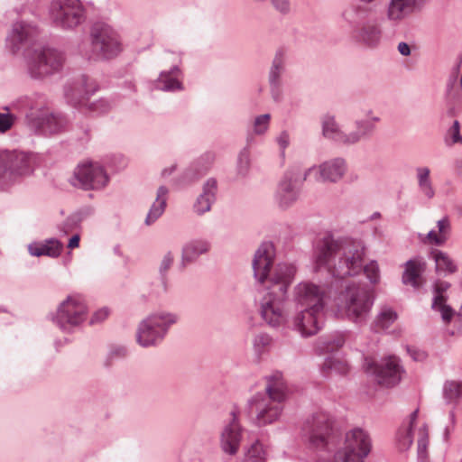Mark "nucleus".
<instances>
[{"label":"nucleus","mask_w":462,"mask_h":462,"mask_svg":"<svg viewBox=\"0 0 462 462\" xmlns=\"http://www.w3.org/2000/svg\"><path fill=\"white\" fill-rule=\"evenodd\" d=\"M273 262V245L264 242L255 252L253 260L254 278L260 283L269 282L260 299L259 313L267 325L278 328L286 322L283 305L288 288L296 273V266L282 263L277 264L274 272L271 273Z\"/></svg>","instance_id":"f257e3e1"},{"label":"nucleus","mask_w":462,"mask_h":462,"mask_svg":"<svg viewBox=\"0 0 462 462\" xmlns=\"http://www.w3.org/2000/svg\"><path fill=\"white\" fill-rule=\"evenodd\" d=\"M316 263L318 268L325 267L336 279L343 280L355 276L362 271L374 284L380 280L379 266L376 261L364 265L365 246L360 241L348 238L336 240L332 233H326L316 243Z\"/></svg>","instance_id":"f03ea898"},{"label":"nucleus","mask_w":462,"mask_h":462,"mask_svg":"<svg viewBox=\"0 0 462 462\" xmlns=\"http://www.w3.org/2000/svg\"><path fill=\"white\" fill-rule=\"evenodd\" d=\"M264 393H257L247 404V413L254 419L256 425L265 426L276 421L283 410L286 400L282 374L276 373L267 378Z\"/></svg>","instance_id":"7ed1b4c3"},{"label":"nucleus","mask_w":462,"mask_h":462,"mask_svg":"<svg viewBox=\"0 0 462 462\" xmlns=\"http://www.w3.org/2000/svg\"><path fill=\"white\" fill-rule=\"evenodd\" d=\"M336 301L338 311L356 323L365 320L374 304L370 291L355 283L346 284Z\"/></svg>","instance_id":"20e7f679"},{"label":"nucleus","mask_w":462,"mask_h":462,"mask_svg":"<svg viewBox=\"0 0 462 462\" xmlns=\"http://www.w3.org/2000/svg\"><path fill=\"white\" fill-rule=\"evenodd\" d=\"M175 313L159 311L142 320L136 332L137 343L143 347L155 346L162 342L171 325L177 323Z\"/></svg>","instance_id":"39448f33"},{"label":"nucleus","mask_w":462,"mask_h":462,"mask_svg":"<svg viewBox=\"0 0 462 462\" xmlns=\"http://www.w3.org/2000/svg\"><path fill=\"white\" fill-rule=\"evenodd\" d=\"M27 68L34 79H42L59 71L65 61L59 51L43 46H35L25 54Z\"/></svg>","instance_id":"423d86ee"},{"label":"nucleus","mask_w":462,"mask_h":462,"mask_svg":"<svg viewBox=\"0 0 462 462\" xmlns=\"http://www.w3.org/2000/svg\"><path fill=\"white\" fill-rule=\"evenodd\" d=\"M302 434L311 448L328 450L329 444L334 439L331 416L324 411L313 413L305 420Z\"/></svg>","instance_id":"0eeeda50"},{"label":"nucleus","mask_w":462,"mask_h":462,"mask_svg":"<svg viewBox=\"0 0 462 462\" xmlns=\"http://www.w3.org/2000/svg\"><path fill=\"white\" fill-rule=\"evenodd\" d=\"M87 313L84 298L79 294H73L59 305L52 320L62 331L71 332L86 320Z\"/></svg>","instance_id":"6e6552de"},{"label":"nucleus","mask_w":462,"mask_h":462,"mask_svg":"<svg viewBox=\"0 0 462 462\" xmlns=\"http://www.w3.org/2000/svg\"><path fill=\"white\" fill-rule=\"evenodd\" d=\"M372 448L371 439L363 429L355 428L346 434L345 446L337 450L334 462H364Z\"/></svg>","instance_id":"1a4fd4ad"},{"label":"nucleus","mask_w":462,"mask_h":462,"mask_svg":"<svg viewBox=\"0 0 462 462\" xmlns=\"http://www.w3.org/2000/svg\"><path fill=\"white\" fill-rule=\"evenodd\" d=\"M364 368L368 374L374 376L378 384L385 387H393L399 383L404 372L400 359L394 356L382 358L380 361L365 357Z\"/></svg>","instance_id":"9d476101"},{"label":"nucleus","mask_w":462,"mask_h":462,"mask_svg":"<svg viewBox=\"0 0 462 462\" xmlns=\"http://www.w3.org/2000/svg\"><path fill=\"white\" fill-rule=\"evenodd\" d=\"M1 164L3 170L1 171L0 186L6 188L17 181L22 176L31 172L32 158L23 152H1Z\"/></svg>","instance_id":"9b49d317"},{"label":"nucleus","mask_w":462,"mask_h":462,"mask_svg":"<svg viewBox=\"0 0 462 462\" xmlns=\"http://www.w3.org/2000/svg\"><path fill=\"white\" fill-rule=\"evenodd\" d=\"M356 130L346 132L338 126L334 116L327 115L322 119L323 135L339 143L353 144L357 143L362 137L373 131L374 124L371 121H360L356 123Z\"/></svg>","instance_id":"f8f14e48"},{"label":"nucleus","mask_w":462,"mask_h":462,"mask_svg":"<svg viewBox=\"0 0 462 462\" xmlns=\"http://www.w3.org/2000/svg\"><path fill=\"white\" fill-rule=\"evenodd\" d=\"M52 22L62 28H74L84 21V8L79 0H53L49 8Z\"/></svg>","instance_id":"ddd939ff"},{"label":"nucleus","mask_w":462,"mask_h":462,"mask_svg":"<svg viewBox=\"0 0 462 462\" xmlns=\"http://www.w3.org/2000/svg\"><path fill=\"white\" fill-rule=\"evenodd\" d=\"M25 116L29 123L35 128L46 134H56L65 127L63 118L50 114L43 102L27 103Z\"/></svg>","instance_id":"4468645a"},{"label":"nucleus","mask_w":462,"mask_h":462,"mask_svg":"<svg viewBox=\"0 0 462 462\" xmlns=\"http://www.w3.org/2000/svg\"><path fill=\"white\" fill-rule=\"evenodd\" d=\"M325 291L312 282H300L294 289L295 310L323 311Z\"/></svg>","instance_id":"2eb2a0df"},{"label":"nucleus","mask_w":462,"mask_h":462,"mask_svg":"<svg viewBox=\"0 0 462 462\" xmlns=\"http://www.w3.org/2000/svg\"><path fill=\"white\" fill-rule=\"evenodd\" d=\"M93 50L101 57L109 59L121 51L117 33L108 25H95L92 30Z\"/></svg>","instance_id":"dca6fc26"},{"label":"nucleus","mask_w":462,"mask_h":462,"mask_svg":"<svg viewBox=\"0 0 462 462\" xmlns=\"http://www.w3.org/2000/svg\"><path fill=\"white\" fill-rule=\"evenodd\" d=\"M73 180L72 184L82 189H99L106 184L107 176L98 163L85 162L75 170Z\"/></svg>","instance_id":"f3484780"},{"label":"nucleus","mask_w":462,"mask_h":462,"mask_svg":"<svg viewBox=\"0 0 462 462\" xmlns=\"http://www.w3.org/2000/svg\"><path fill=\"white\" fill-rule=\"evenodd\" d=\"M346 171L345 160L336 158L323 162L319 166L310 168L304 174L303 180H306L313 175L316 181L337 182Z\"/></svg>","instance_id":"a211bd4d"},{"label":"nucleus","mask_w":462,"mask_h":462,"mask_svg":"<svg viewBox=\"0 0 462 462\" xmlns=\"http://www.w3.org/2000/svg\"><path fill=\"white\" fill-rule=\"evenodd\" d=\"M230 415L231 419L220 435V446L225 453L235 455L238 451L242 439V428L238 421V412L233 410Z\"/></svg>","instance_id":"6ab92c4d"},{"label":"nucleus","mask_w":462,"mask_h":462,"mask_svg":"<svg viewBox=\"0 0 462 462\" xmlns=\"http://www.w3.org/2000/svg\"><path fill=\"white\" fill-rule=\"evenodd\" d=\"M323 311L312 312L311 310L300 311L296 310L293 318V328L302 337H308L317 334L322 326Z\"/></svg>","instance_id":"aec40b11"},{"label":"nucleus","mask_w":462,"mask_h":462,"mask_svg":"<svg viewBox=\"0 0 462 462\" xmlns=\"http://www.w3.org/2000/svg\"><path fill=\"white\" fill-rule=\"evenodd\" d=\"M37 33V28L32 24L18 22L13 25L8 35V45L12 52H17L22 46L30 42Z\"/></svg>","instance_id":"412c9836"},{"label":"nucleus","mask_w":462,"mask_h":462,"mask_svg":"<svg viewBox=\"0 0 462 462\" xmlns=\"http://www.w3.org/2000/svg\"><path fill=\"white\" fill-rule=\"evenodd\" d=\"M210 250V243L204 239H195L187 242L181 252L180 268L184 269L189 264L195 263L198 258Z\"/></svg>","instance_id":"4be33fe9"},{"label":"nucleus","mask_w":462,"mask_h":462,"mask_svg":"<svg viewBox=\"0 0 462 462\" xmlns=\"http://www.w3.org/2000/svg\"><path fill=\"white\" fill-rule=\"evenodd\" d=\"M346 342L345 335L341 332H335L331 335L319 337L315 345V350L319 355L331 356L341 353L339 350Z\"/></svg>","instance_id":"5701e85b"},{"label":"nucleus","mask_w":462,"mask_h":462,"mask_svg":"<svg viewBox=\"0 0 462 462\" xmlns=\"http://www.w3.org/2000/svg\"><path fill=\"white\" fill-rule=\"evenodd\" d=\"M63 245L55 238L46 239L43 242H33L28 245V252L32 256H49L57 258L62 252Z\"/></svg>","instance_id":"b1692460"},{"label":"nucleus","mask_w":462,"mask_h":462,"mask_svg":"<svg viewBox=\"0 0 462 462\" xmlns=\"http://www.w3.org/2000/svg\"><path fill=\"white\" fill-rule=\"evenodd\" d=\"M420 8L418 0H392L387 16L392 21H402Z\"/></svg>","instance_id":"393cba45"},{"label":"nucleus","mask_w":462,"mask_h":462,"mask_svg":"<svg viewBox=\"0 0 462 462\" xmlns=\"http://www.w3.org/2000/svg\"><path fill=\"white\" fill-rule=\"evenodd\" d=\"M320 371L324 377H330L332 374L346 375L349 365L341 353H336L325 357Z\"/></svg>","instance_id":"a878e982"},{"label":"nucleus","mask_w":462,"mask_h":462,"mask_svg":"<svg viewBox=\"0 0 462 462\" xmlns=\"http://www.w3.org/2000/svg\"><path fill=\"white\" fill-rule=\"evenodd\" d=\"M280 205L289 207L295 202L299 197V192L293 184V176L288 173L280 182L277 191Z\"/></svg>","instance_id":"bb28decb"},{"label":"nucleus","mask_w":462,"mask_h":462,"mask_svg":"<svg viewBox=\"0 0 462 462\" xmlns=\"http://www.w3.org/2000/svg\"><path fill=\"white\" fill-rule=\"evenodd\" d=\"M217 190V181L208 180L203 188V194L199 197L195 204V209L198 213L202 214L210 209L211 203L214 201Z\"/></svg>","instance_id":"cd10ccee"},{"label":"nucleus","mask_w":462,"mask_h":462,"mask_svg":"<svg viewBox=\"0 0 462 462\" xmlns=\"http://www.w3.org/2000/svg\"><path fill=\"white\" fill-rule=\"evenodd\" d=\"M422 272V267L420 262L415 260H408L404 263V272L402 273V281L406 285H411L417 289L420 287L419 279Z\"/></svg>","instance_id":"c85d7f7f"},{"label":"nucleus","mask_w":462,"mask_h":462,"mask_svg":"<svg viewBox=\"0 0 462 462\" xmlns=\"http://www.w3.org/2000/svg\"><path fill=\"white\" fill-rule=\"evenodd\" d=\"M167 193L168 189L165 187H160L158 189L156 199L145 218V223L147 225L153 223L163 213L166 207Z\"/></svg>","instance_id":"c756f323"},{"label":"nucleus","mask_w":462,"mask_h":462,"mask_svg":"<svg viewBox=\"0 0 462 462\" xmlns=\"http://www.w3.org/2000/svg\"><path fill=\"white\" fill-rule=\"evenodd\" d=\"M443 398L448 404H457L462 399V382L448 380L442 389Z\"/></svg>","instance_id":"7c9ffc66"},{"label":"nucleus","mask_w":462,"mask_h":462,"mask_svg":"<svg viewBox=\"0 0 462 462\" xmlns=\"http://www.w3.org/2000/svg\"><path fill=\"white\" fill-rule=\"evenodd\" d=\"M446 297L437 289L436 294L432 300L431 308L440 312L441 319L445 323H449L454 317L455 311L450 306L446 304Z\"/></svg>","instance_id":"2f4dec72"},{"label":"nucleus","mask_w":462,"mask_h":462,"mask_svg":"<svg viewBox=\"0 0 462 462\" xmlns=\"http://www.w3.org/2000/svg\"><path fill=\"white\" fill-rule=\"evenodd\" d=\"M431 255L436 263L437 270L448 273L457 271V266L446 253L439 250H433Z\"/></svg>","instance_id":"473e14b6"},{"label":"nucleus","mask_w":462,"mask_h":462,"mask_svg":"<svg viewBox=\"0 0 462 462\" xmlns=\"http://www.w3.org/2000/svg\"><path fill=\"white\" fill-rule=\"evenodd\" d=\"M397 319V313L388 307L382 308L378 313L374 325L377 328L387 329Z\"/></svg>","instance_id":"72a5a7b5"},{"label":"nucleus","mask_w":462,"mask_h":462,"mask_svg":"<svg viewBox=\"0 0 462 462\" xmlns=\"http://www.w3.org/2000/svg\"><path fill=\"white\" fill-rule=\"evenodd\" d=\"M174 261V257L171 252H167L159 265V276L161 281V285L162 291L166 292L168 291V271L171 267Z\"/></svg>","instance_id":"f704fd0d"},{"label":"nucleus","mask_w":462,"mask_h":462,"mask_svg":"<svg viewBox=\"0 0 462 462\" xmlns=\"http://www.w3.org/2000/svg\"><path fill=\"white\" fill-rule=\"evenodd\" d=\"M381 31L376 25L367 24L363 27L360 39L369 46H374L379 42Z\"/></svg>","instance_id":"c9c22d12"},{"label":"nucleus","mask_w":462,"mask_h":462,"mask_svg":"<svg viewBox=\"0 0 462 462\" xmlns=\"http://www.w3.org/2000/svg\"><path fill=\"white\" fill-rule=\"evenodd\" d=\"M430 169L426 167L418 168L417 169V177L419 181V186L422 192L428 197L432 198L434 196V190L431 186V181L430 180Z\"/></svg>","instance_id":"e433bc0d"},{"label":"nucleus","mask_w":462,"mask_h":462,"mask_svg":"<svg viewBox=\"0 0 462 462\" xmlns=\"http://www.w3.org/2000/svg\"><path fill=\"white\" fill-rule=\"evenodd\" d=\"M266 450L263 445L256 440L254 442L246 452L247 462H265L266 461Z\"/></svg>","instance_id":"4c0bfd02"},{"label":"nucleus","mask_w":462,"mask_h":462,"mask_svg":"<svg viewBox=\"0 0 462 462\" xmlns=\"http://www.w3.org/2000/svg\"><path fill=\"white\" fill-rule=\"evenodd\" d=\"M273 343V338L267 333H260L256 335L253 340L254 351L261 355L269 350Z\"/></svg>","instance_id":"58836bf2"},{"label":"nucleus","mask_w":462,"mask_h":462,"mask_svg":"<svg viewBox=\"0 0 462 462\" xmlns=\"http://www.w3.org/2000/svg\"><path fill=\"white\" fill-rule=\"evenodd\" d=\"M283 51H279L273 60V67L270 72V81L272 85H277L280 75L283 68Z\"/></svg>","instance_id":"ea45409f"},{"label":"nucleus","mask_w":462,"mask_h":462,"mask_svg":"<svg viewBox=\"0 0 462 462\" xmlns=\"http://www.w3.org/2000/svg\"><path fill=\"white\" fill-rule=\"evenodd\" d=\"M156 88L161 90H175L180 88V83L171 74L163 73L161 75Z\"/></svg>","instance_id":"a19ab883"},{"label":"nucleus","mask_w":462,"mask_h":462,"mask_svg":"<svg viewBox=\"0 0 462 462\" xmlns=\"http://www.w3.org/2000/svg\"><path fill=\"white\" fill-rule=\"evenodd\" d=\"M420 239L424 244L441 246L448 241V233H427L425 236H420Z\"/></svg>","instance_id":"79ce46f5"},{"label":"nucleus","mask_w":462,"mask_h":462,"mask_svg":"<svg viewBox=\"0 0 462 462\" xmlns=\"http://www.w3.org/2000/svg\"><path fill=\"white\" fill-rule=\"evenodd\" d=\"M413 443V430L411 428H407L403 434H399L398 444L401 450L409 449Z\"/></svg>","instance_id":"37998d69"},{"label":"nucleus","mask_w":462,"mask_h":462,"mask_svg":"<svg viewBox=\"0 0 462 462\" xmlns=\"http://www.w3.org/2000/svg\"><path fill=\"white\" fill-rule=\"evenodd\" d=\"M15 116L10 113H0V133H5L12 128Z\"/></svg>","instance_id":"c03bdc74"},{"label":"nucleus","mask_w":462,"mask_h":462,"mask_svg":"<svg viewBox=\"0 0 462 462\" xmlns=\"http://www.w3.org/2000/svg\"><path fill=\"white\" fill-rule=\"evenodd\" d=\"M270 115L265 114L255 118L254 130L256 134H263L269 125Z\"/></svg>","instance_id":"a18cd8bd"},{"label":"nucleus","mask_w":462,"mask_h":462,"mask_svg":"<svg viewBox=\"0 0 462 462\" xmlns=\"http://www.w3.org/2000/svg\"><path fill=\"white\" fill-rule=\"evenodd\" d=\"M250 165V160H249V152L246 150H244L240 152L239 158H238V171L239 173L242 175H245Z\"/></svg>","instance_id":"49530a36"},{"label":"nucleus","mask_w":462,"mask_h":462,"mask_svg":"<svg viewBox=\"0 0 462 462\" xmlns=\"http://www.w3.org/2000/svg\"><path fill=\"white\" fill-rule=\"evenodd\" d=\"M448 136L451 139L452 143H462L459 123L457 121H455L453 125L448 130Z\"/></svg>","instance_id":"de8ad7c7"},{"label":"nucleus","mask_w":462,"mask_h":462,"mask_svg":"<svg viewBox=\"0 0 462 462\" xmlns=\"http://www.w3.org/2000/svg\"><path fill=\"white\" fill-rule=\"evenodd\" d=\"M109 315V310L107 308H102L98 310H97L91 319H90V324H95V323H97V322H102L103 320H105Z\"/></svg>","instance_id":"09e8293b"},{"label":"nucleus","mask_w":462,"mask_h":462,"mask_svg":"<svg viewBox=\"0 0 462 462\" xmlns=\"http://www.w3.org/2000/svg\"><path fill=\"white\" fill-rule=\"evenodd\" d=\"M427 434L425 433V438H419L418 439V456L420 458L425 457L427 453Z\"/></svg>","instance_id":"8fccbe9b"},{"label":"nucleus","mask_w":462,"mask_h":462,"mask_svg":"<svg viewBox=\"0 0 462 462\" xmlns=\"http://www.w3.org/2000/svg\"><path fill=\"white\" fill-rule=\"evenodd\" d=\"M407 350H408V353L410 354L411 357L414 361H423L427 357V355L424 351H421V350H419L416 348H411V347H408Z\"/></svg>","instance_id":"3c124183"},{"label":"nucleus","mask_w":462,"mask_h":462,"mask_svg":"<svg viewBox=\"0 0 462 462\" xmlns=\"http://www.w3.org/2000/svg\"><path fill=\"white\" fill-rule=\"evenodd\" d=\"M82 85L87 93L94 92L97 89L96 82L87 77H83Z\"/></svg>","instance_id":"603ef678"},{"label":"nucleus","mask_w":462,"mask_h":462,"mask_svg":"<svg viewBox=\"0 0 462 462\" xmlns=\"http://www.w3.org/2000/svg\"><path fill=\"white\" fill-rule=\"evenodd\" d=\"M278 144L284 150L290 143V137L288 133L282 132L277 138Z\"/></svg>","instance_id":"864d4df0"},{"label":"nucleus","mask_w":462,"mask_h":462,"mask_svg":"<svg viewBox=\"0 0 462 462\" xmlns=\"http://www.w3.org/2000/svg\"><path fill=\"white\" fill-rule=\"evenodd\" d=\"M125 355H126V349L123 346H118V347L113 348L109 352L108 358L112 359L114 357H123Z\"/></svg>","instance_id":"5fc2aeb1"},{"label":"nucleus","mask_w":462,"mask_h":462,"mask_svg":"<svg viewBox=\"0 0 462 462\" xmlns=\"http://www.w3.org/2000/svg\"><path fill=\"white\" fill-rule=\"evenodd\" d=\"M80 241V236L79 233H76L69 240L68 244V247L70 249L76 248L79 246Z\"/></svg>","instance_id":"6e6d98bb"},{"label":"nucleus","mask_w":462,"mask_h":462,"mask_svg":"<svg viewBox=\"0 0 462 462\" xmlns=\"http://www.w3.org/2000/svg\"><path fill=\"white\" fill-rule=\"evenodd\" d=\"M398 51L403 56H408L411 53V49H410L409 45L405 42L399 43Z\"/></svg>","instance_id":"4d7b16f0"},{"label":"nucleus","mask_w":462,"mask_h":462,"mask_svg":"<svg viewBox=\"0 0 462 462\" xmlns=\"http://www.w3.org/2000/svg\"><path fill=\"white\" fill-rule=\"evenodd\" d=\"M439 231H445L450 228V224L448 218H443L438 222Z\"/></svg>","instance_id":"13d9d810"},{"label":"nucleus","mask_w":462,"mask_h":462,"mask_svg":"<svg viewBox=\"0 0 462 462\" xmlns=\"http://www.w3.org/2000/svg\"><path fill=\"white\" fill-rule=\"evenodd\" d=\"M419 414V410L413 411L410 415V423L408 428H411V430H413V425L415 424L417 418Z\"/></svg>","instance_id":"bf43d9fd"},{"label":"nucleus","mask_w":462,"mask_h":462,"mask_svg":"<svg viewBox=\"0 0 462 462\" xmlns=\"http://www.w3.org/2000/svg\"><path fill=\"white\" fill-rule=\"evenodd\" d=\"M99 104H100V106H97V105H96V104H91L90 109L95 110V111H100V112L106 111L107 105L104 101H100Z\"/></svg>","instance_id":"052dcab7"},{"label":"nucleus","mask_w":462,"mask_h":462,"mask_svg":"<svg viewBox=\"0 0 462 462\" xmlns=\"http://www.w3.org/2000/svg\"><path fill=\"white\" fill-rule=\"evenodd\" d=\"M420 438H425V433L428 435V427L426 424H424L420 429Z\"/></svg>","instance_id":"680f3d73"},{"label":"nucleus","mask_w":462,"mask_h":462,"mask_svg":"<svg viewBox=\"0 0 462 462\" xmlns=\"http://www.w3.org/2000/svg\"><path fill=\"white\" fill-rule=\"evenodd\" d=\"M447 288H448V283H441L440 286H437L436 287L435 292L437 291V289H439V291L443 294V291L446 290Z\"/></svg>","instance_id":"e2e57ef3"},{"label":"nucleus","mask_w":462,"mask_h":462,"mask_svg":"<svg viewBox=\"0 0 462 462\" xmlns=\"http://www.w3.org/2000/svg\"><path fill=\"white\" fill-rule=\"evenodd\" d=\"M457 168L458 174L462 175V160L457 162Z\"/></svg>","instance_id":"0e129e2a"},{"label":"nucleus","mask_w":462,"mask_h":462,"mask_svg":"<svg viewBox=\"0 0 462 462\" xmlns=\"http://www.w3.org/2000/svg\"><path fill=\"white\" fill-rule=\"evenodd\" d=\"M448 437H449V430L448 427L445 428V430H444V439L445 440H448Z\"/></svg>","instance_id":"69168bd1"},{"label":"nucleus","mask_w":462,"mask_h":462,"mask_svg":"<svg viewBox=\"0 0 462 462\" xmlns=\"http://www.w3.org/2000/svg\"><path fill=\"white\" fill-rule=\"evenodd\" d=\"M114 251H115V253H116V254H120V252H119V246H118V245H116V246L114 248Z\"/></svg>","instance_id":"338daca9"},{"label":"nucleus","mask_w":462,"mask_h":462,"mask_svg":"<svg viewBox=\"0 0 462 462\" xmlns=\"http://www.w3.org/2000/svg\"><path fill=\"white\" fill-rule=\"evenodd\" d=\"M454 416H455V415H454V412H453V411H451V412H450V417H451V419H452V420H454Z\"/></svg>","instance_id":"774afa93"}]
</instances>
